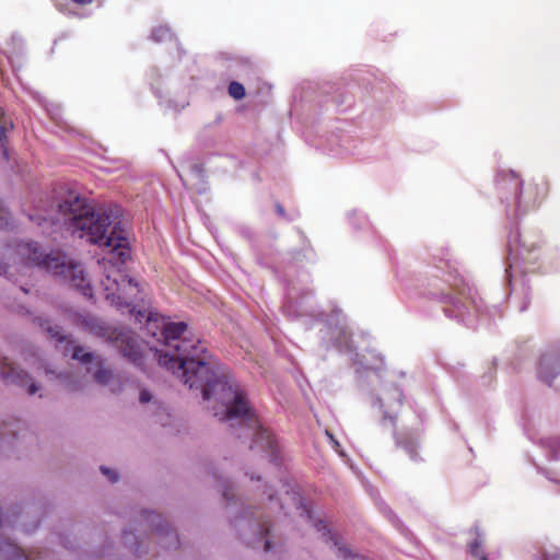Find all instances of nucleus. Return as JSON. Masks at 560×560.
<instances>
[{
	"instance_id": "nucleus-20",
	"label": "nucleus",
	"mask_w": 560,
	"mask_h": 560,
	"mask_svg": "<svg viewBox=\"0 0 560 560\" xmlns=\"http://www.w3.org/2000/svg\"><path fill=\"white\" fill-rule=\"evenodd\" d=\"M151 399H152V396H151V394L148 390H145V389L141 390V393H140V401L142 404L149 402Z\"/></svg>"
},
{
	"instance_id": "nucleus-6",
	"label": "nucleus",
	"mask_w": 560,
	"mask_h": 560,
	"mask_svg": "<svg viewBox=\"0 0 560 560\" xmlns=\"http://www.w3.org/2000/svg\"><path fill=\"white\" fill-rule=\"evenodd\" d=\"M109 338L124 358L136 366L143 365L144 343L133 331L128 329L114 330Z\"/></svg>"
},
{
	"instance_id": "nucleus-10",
	"label": "nucleus",
	"mask_w": 560,
	"mask_h": 560,
	"mask_svg": "<svg viewBox=\"0 0 560 560\" xmlns=\"http://www.w3.org/2000/svg\"><path fill=\"white\" fill-rule=\"evenodd\" d=\"M0 560H28V557L20 547L4 540L0 544Z\"/></svg>"
},
{
	"instance_id": "nucleus-2",
	"label": "nucleus",
	"mask_w": 560,
	"mask_h": 560,
	"mask_svg": "<svg viewBox=\"0 0 560 560\" xmlns=\"http://www.w3.org/2000/svg\"><path fill=\"white\" fill-rule=\"evenodd\" d=\"M38 267L62 278L85 298L93 296V289L83 265L69 257L61 249L44 248L36 242H20L0 247V273L8 278L25 273L26 269Z\"/></svg>"
},
{
	"instance_id": "nucleus-9",
	"label": "nucleus",
	"mask_w": 560,
	"mask_h": 560,
	"mask_svg": "<svg viewBox=\"0 0 560 560\" xmlns=\"http://www.w3.org/2000/svg\"><path fill=\"white\" fill-rule=\"evenodd\" d=\"M0 377L5 382L16 383L19 385L26 384L30 376L23 370L16 369L12 363L8 361L5 357L0 355Z\"/></svg>"
},
{
	"instance_id": "nucleus-26",
	"label": "nucleus",
	"mask_w": 560,
	"mask_h": 560,
	"mask_svg": "<svg viewBox=\"0 0 560 560\" xmlns=\"http://www.w3.org/2000/svg\"><path fill=\"white\" fill-rule=\"evenodd\" d=\"M277 209H278V212H279L280 214H283V213H284V210H283L282 206L278 205V206H277Z\"/></svg>"
},
{
	"instance_id": "nucleus-22",
	"label": "nucleus",
	"mask_w": 560,
	"mask_h": 560,
	"mask_svg": "<svg viewBox=\"0 0 560 560\" xmlns=\"http://www.w3.org/2000/svg\"><path fill=\"white\" fill-rule=\"evenodd\" d=\"M69 1L77 5L85 7V5L92 4L95 0H69Z\"/></svg>"
},
{
	"instance_id": "nucleus-17",
	"label": "nucleus",
	"mask_w": 560,
	"mask_h": 560,
	"mask_svg": "<svg viewBox=\"0 0 560 560\" xmlns=\"http://www.w3.org/2000/svg\"><path fill=\"white\" fill-rule=\"evenodd\" d=\"M11 215L8 210L0 205V230L8 229L11 224Z\"/></svg>"
},
{
	"instance_id": "nucleus-18",
	"label": "nucleus",
	"mask_w": 560,
	"mask_h": 560,
	"mask_svg": "<svg viewBox=\"0 0 560 560\" xmlns=\"http://www.w3.org/2000/svg\"><path fill=\"white\" fill-rule=\"evenodd\" d=\"M101 471L112 481L115 482L118 480V475L114 470L106 468L104 466L101 467Z\"/></svg>"
},
{
	"instance_id": "nucleus-3",
	"label": "nucleus",
	"mask_w": 560,
	"mask_h": 560,
	"mask_svg": "<svg viewBox=\"0 0 560 560\" xmlns=\"http://www.w3.org/2000/svg\"><path fill=\"white\" fill-rule=\"evenodd\" d=\"M59 212L65 217L69 228L81 232V237L116 254L121 262L128 257V238L119 211L94 210L85 203V199L70 194L59 205Z\"/></svg>"
},
{
	"instance_id": "nucleus-4",
	"label": "nucleus",
	"mask_w": 560,
	"mask_h": 560,
	"mask_svg": "<svg viewBox=\"0 0 560 560\" xmlns=\"http://www.w3.org/2000/svg\"><path fill=\"white\" fill-rule=\"evenodd\" d=\"M106 300L118 310H128L133 315L135 303L142 300L140 283L130 278L124 270L114 266L106 270L102 280Z\"/></svg>"
},
{
	"instance_id": "nucleus-25",
	"label": "nucleus",
	"mask_w": 560,
	"mask_h": 560,
	"mask_svg": "<svg viewBox=\"0 0 560 560\" xmlns=\"http://www.w3.org/2000/svg\"><path fill=\"white\" fill-rule=\"evenodd\" d=\"M528 305H529V299L526 298L523 305L520 307L521 312H524L528 308Z\"/></svg>"
},
{
	"instance_id": "nucleus-13",
	"label": "nucleus",
	"mask_w": 560,
	"mask_h": 560,
	"mask_svg": "<svg viewBox=\"0 0 560 560\" xmlns=\"http://www.w3.org/2000/svg\"><path fill=\"white\" fill-rule=\"evenodd\" d=\"M270 526L271 525L267 521H264L259 525L258 540L259 541L264 540V550L265 551H270L271 550V541L268 538V535H269V532H270Z\"/></svg>"
},
{
	"instance_id": "nucleus-15",
	"label": "nucleus",
	"mask_w": 560,
	"mask_h": 560,
	"mask_svg": "<svg viewBox=\"0 0 560 560\" xmlns=\"http://www.w3.org/2000/svg\"><path fill=\"white\" fill-rule=\"evenodd\" d=\"M97 364L101 365V361H97ZM112 377H113L112 371L107 370L103 366H100L97 369V371L94 373V380L102 385L107 384Z\"/></svg>"
},
{
	"instance_id": "nucleus-1",
	"label": "nucleus",
	"mask_w": 560,
	"mask_h": 560,
	"mask_svg": "<svg viewBox=\"0 0 560 560\" xmlns=\"http://www.w3.org/2000/svg\"><path fill=\"white\" fill-rule=\"evenodd\" d=\"M187 325L183 322L167 323L163 326L162 337L165 349L156 350L159 364L182 377L189 388L202 392L210 399L220 388L225 412L221 420L230 427H240L247 436L253 438L250 448H260L271 459L276 457V441L270 431L264 428L250 406L246 393L236 383H229L217 372V361L208 352L205 342L195 336H186Z\"/></svg>"
},
{
	"instance_id": "nucleus-5",
	"label": "nucleus",
	"mask_w": 560,
	"mask_h": 560,
	"mask_svg": "<svg viewBox=\"0 0 560 560\" xmlns=\"http://www.w3.org/2000/svg\"><path fill=\"white\" fill-rule=\"evenodd\" d=\"M497 185L501 192L509 188L515 190V207L517 211L523 213L537 209L548 195V185L546 182H523L520 176L512 171L502 173Z\"/></svg>"
},
{
	"instance_id": "nucleus-29",
	"label": "nucleus",
	"mask_w": 560,
	"mask_h": 560,
	"mask_svg": "<svg viewBox=\"0 0 560 560\" xmlns=\"http://www.w3.org/2000/svg\"><path fill=\"white\" fill-rule=\"evenodd\" d=\"M20 290H22L23 292H27L25 289H23V287H20Z\"/></svg>"
},
{
	"instance_id": "nucleus-28",
	"label": "nucleus",
	"mask_w": 560,
	"mask_h": 560,
	"mask_svg": "<svg viewBox=\"0 0 560 560\" xmlns=\"http://www.w3.org/2000/svg\"><path fill=\"white\" fill-rule=\"evenodd\" d=\"M223 495H224L225 498H228V497H229V495H228V491H224V492H223Z\"/></svg>"
},
{
	"instance_id": "nucleus-21",
	"label": "nucleus",
	"mask_w": 560,
	"mask_h": 560,
	"mask_svg": "<svg viewBox=\"0 0 560 560\" xmlns=\"http://www.w3.org/2000/svg\"><path fill=\"white\" fill-rule=\"evenodd\" d=\"M135 316H136V320L141 323L143 318H147V320H150V317H147V312L145 311H135Z\"/></svg>"
},
{
	"instance_id": "nucleus-16",
	"label": "nucleus",
	"mask_w": 560,
	"mask_h": 560,
	"mask_svg": "<svg viewBox=\"0 0 560 560\" xmlns=\"http://www.w3.org/2000/svg\"><path fill=\"white\" fill-rule=\"evenodd\" d=\"M72 358L82 362V363H90L93 360V353L85 352L84 349L80 346L74 347Z\"/></svg>"
},
{
	"instance_id": "nucleus-12",
	"label": "nucleus",
	"mask_w": 560,
	"mask_h": 560,
	"mask_svg": "<svg viewBox=\"0 0 560 560\" xmlns=\"http://www.w3.org/2000/svg\"><path fill=\"white\" fill-rule=\"evenodd\" d=\"M13 128V125L10 120H8L2 114H0V147L4 148V154L8 152L5 150V144L8 142L7 133Z\"/></svg>"
},
{
	"instance_id": "nucleus-11",
	"label": "nucleus",
	"mask_w": 560,
	"mask_h": 560,
	"mask_svg": "<svg viewBox=\"0 0 560 560\" xmlns=\"http://www.w3.org/2000/svg\"><path fill=\"white\" fill-rule=\"evenodd\" d=\"M39 326L43 330H45L48 336L58 342H61L65 340V336L61 332V329L59 326H51L48 320L46 319H39Z\"/></svg>"
},
{
	"instance_id": "nucleus-27",
	"label": "nucleus",
	"mask_w": 560,
	"mask_h": 560,
	"mask_svg": "<svg viewBox=\"0 0 560 560\" xmlns=\"http://www.w3.org/2000/svg\"><path fill=\"white\" fill-rule=\"evenodd\" d=\"M479 560H488L485 553L480 555V557H477Z\"/></svg>"
},
{
	"instance_id": "nucleus-19",
	"label": "nucleus",
	"mask_w": 560,
	"mask_h": 560,
	"mask_svg": "<svg viewBox=\"0 0 560 560\" xmlns=\"http://www.w3.org/2000/svg\"><path fill=\"white\" fill-rule=\"evenodd\" d=\"M469 551H470L471 556H474V557H480V555L483 553L480 550V542L478 540H475L474 542L470 544Z\"/></svg>"
},
{
	"instance_id": "nucleus-14",
	"label": "nucleus",
	"mask_w": 560,
	"mask_h": 560,
	"mask_svg": "<svg viewBox=\"0 0 560 560\" xmlns=\"http://www.w3.org/2000/svg\"><path fill=\"white\" fill-rule=\"evenodd\" d=\"M229 95L234 100H242L245 97V88L237 81H232L228 88Z\"/></svg>"
},
{
	"instance_id": "nucleus-7",
	"label": "nucleus",
	"mask_w": 560,
	"mask_h": 560,
	"mask_svg": "<svg viewBox=\"0 0 560 560\" xmlns=\"http://www.w3.org/2000/svg\"><path fill=\"white\" fill-rule=\"evenodd\" d=\"M307 518L312 525L323 534V537L326 541L334 542V545L337 547V556L339 558L342 560H364L359 555L352 553V551L341 542V539L337 535L331 534L325 522L314 518L310 513H307Z\"/></svg>"
},
{
	"instance_id": "nucleus-23",
	"label": "nucleus",
	"mask_w": 560,
	"mask_h": 560,
	"mask_svg": "<svg viewBox=\"0 0 560 560\" xmlns=\"http://www.w3.org/2000/svg\"><path fill=\"white\" fill-rule=\"evenodd\" d=\"M37 389L38 388H37L36 384L31 383L30 386H28V394L33 395V394H35L37 392Z\"/></svg>"
},
{
	"instance_id": "nucleus-24",
	"label": "nucleus",
	"mask_w": 560,
	"mask_h": 560,
	"mask_svg": "<svg viewBox=\"0 0 560 560\" xmlns=\"http://www.w3.org/2000/svg\"><path fill=\"white\" fill-rule=\"evenodd\" d=\"M408 452H409V455L412 459H416L417 458V452H416V448L413 446H410L408 448Z\"/></svg>"
},
{
	"instance_id": "nucleus-8",
	"label": "nucleus",
	"mask_w": 560,
	"mask_h": 560,
	"mask_svg": "<svg viewBox=\"0 0 560 560\" xmlns=\"http://www.w3.org/2000/svg\"><path fill=\"white\" fill-rule=\"evenodd\" d=\"M560 373V358L552 353H545L538 362V377L551 384L552 380Z\"/></svg>"
}]
</instances>
